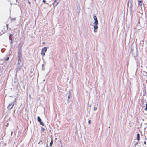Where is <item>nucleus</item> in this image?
I'll return each instance as SVG.
<instances>
[{
  "label": "nucleus",
  "mask_w": 147,
  "mask_h": 147,
  "mask_svg": "<svg viewBox=\"0 0 147 147\" xmlns=\"http://www.w3.org/2000/svg\"><path fill=\"white\" fill-rule=\"evenodd\" d=\"M21 58H18V59L16 67L17 71H20L23 66V63L22 62Z\"/></svg>",
  "instance_id": "f257e3e1"
},
{
  "label": "nucleus",
  "mask_w": 147,
  "mask_h": 147,
  "mask_svg": "<svg viewBox=\"0 0 147 147\" xmlns=\"http://www.w3.org/2000/svg\"><path fill=\"white\" fill-rule=\"evenodd\" d=\"M22 44H21L20 43L19 44V45L18 46V58H22Z\"/></svg>",
  "instance_id": "f03ea898"
},
{
  "label": "nucleus",
  "mask_w": 147,
  "mask_h": 147,
  "mask_svg": "<svg viewBox=\"0 0 147 147\" xmlns=\"http://www.w3.org/2000/svg\"><path fill=\"white\" fill-rule=\"evenodd\" d=\"M39 145V147H45V141L42 140L39 141L38 143Z\"/></svg>",
  "instance_id": "7ed1b4c3"
},
{
  "label": "nucleus",
  "mask_w": 147,
  "mask_h": 147,
  "mask_svg": "<svg viewBox=\"0 0 147 147\" xmlns=\"http://www.w3.org/2000/svg\"><path fill=\"white\" fill-rule=\"evenodd\" d=\"M130 5V11L131 12H132V8L133 6V3L132 0H129L128 3V6H129V4Z\"/></svg>",
  "instance_id": "20e7f679"
},
{
  "label": "nucleus",
  "mask_w": 147,
  "mask_h": 147,
  "mask_svg": "<svg viewBox=\"0 0 147 147\" xmlns=\"http://www.w3.org/2000/svg\"><path fill=\"white\" fill-rule=\"evenodd\" d=\"M14 105V102L13 101L11 103L9 104L8 106L7 107V108L8 109H11L13 107Z\"/></svg>",
  "instance_id": "39448f33"
},
{
  "label": "nucleus",
  "mask_w": 147,
  "mask_h": 147,
  "mask_svg": "<svg viewBox=\"0 0 147 147\" xmlns=\"http://www.w3.org/2000/svg\"><path fill=\"white\" fill-rule=\"evenodd\" d=\"M47 50V48L46 47L43 48L41 51V54L43 56L45 55V53L46 52Z\"/></svg>",
  "instance_id": "423d86ee"
},
{
  "label": "nucleus",
  "mask_w": 147,
  "mask_h": 147,
  "mask_svg": "<svg viewBox=\"0 0 147 147\" xmlns=\"http://www.w3.org/2000/svg\"><path fill=\"white\" fill-rule=\"evenodd\" d=\"M60 2V0H54L53 5L54 7H56L58 5Z\"/></svg>",
  "instance_id": "0eeeda50"
},
{
  "label": "nucleus",
  "mask_w": 147,
  "mask_h": 147,
  "mask_svg": "<svg viewBox=\"0 0 147 147\" xmlns=\"http://www.w3.org/2000/svg\"><path fill=\"white\" fill-rule=\"evenodd\" d=\"M37 120L39 122V123L41 125L43 126L44 125L43 123L41 121V118L39 116L37 117Z\"/></svg>",
  "instance_id": "6e6552de"
},
{
  "label": "nucleus",
  "mask_w": 147,
  "mask_h": 147,
  "mask_svg": "<svg viewBox=\"0 0 147 147\" xmlns=\"http://www.w3.org/2000/svg\"><path fill=\"white\" fill-rule=\"evenodd\" d=\"M136 52L135 53H134V51L133 50L132 48L131 47V53L133 54V55L134 57L137 56L138 54L137 52V50H136Z\"/></svg>",
  "instance_id": "1a4fd4ad"
},
{
  "label": "nucleus",
  "mask_w": 147,
  "mask_h": 147,
  "mask_svg": "<svg viewBox=\"0 0 147 147\" xmlns=\"http://www.w3.org/2000/svg\"><path fill=\"white\" fill-rule=\"evenodd\" d=\"M98 25V24H94V32H96L97 31L96 30L98 28V26H97Z\"/></svg>",
  "instance_id": "9d476101"
},
{
  "label": "nucleus",
  "mask_w": 147,
  "mask_h": 147,
  "mask_svg": "<svg viewBox=\"0 0 147 147\" xmlns=\"http://www.w3.org/2000/svg\"><path fill=\"white\" fill-rule=\"evenodd\" d=\"M137 138L138 141L140 140V134L138 133L137 134Z\"/></svg>",
  "instance_id": "9b49d317"
},
{
  "label": "nucleus",
  "mask_w": 147,
  "mask_h": 147,
  "mask_svg": "<svg viewBox=\"0 0 147 147\" xmlns=\"http://www.w3.org/2000/svg\"><path fill=\"white\" fill-rule=\"evenodd\" d=\"M12 36H13L12 34H11L9 36V39L10 40H13V39L12 38Z\"/></svg>",
  "instance_id": "f8f14e48"
},
{
  "label": "nucleus",
  "mask_w": 147,
  "mask_h": 147,
  "mask_svg": "<svg viewBox=\"0 0 147 147\" xmlns=\"http://www.w3.org/2000/svg\"><path fill=\"white\" fill-rule=\"evenodd\" d=\"M94 24H98V23L97 20H95Z\"/></svg>",
  "instance_id": "ddd939ff"
},
{
  "label": "nucleus",
  "mask_w": 147,
  "mask_h": 147,
  "mask_svg": "<svg viewBox=\"0 0 147 147\" xmlns=\"http://www.w3.org/2000/svg\"><path fill=\"white\" fill-rule=\"evenodd\" d=\"M93 19H94V20H97V17H96V16L95 15H94V17H93Z\"/></svg>",
  "instance_id": "4468645a"
},
{
  "label": "nucleus",
  "mask_w": 147,
  "mask_h": 147,
  "mask_svg": "<svg viewBox=\"0 0 147 147\" xmlns=\"http://www.w3.org/2000/svg\"><path fill=\"white\" fill-rule=\"evenodd\" d=\"M53 141L52 140L51 141L50 143V146H51L53 144Z\"/></svg>",
  "instance_id": "2eb2a0df"
},
{
  "label": "nucleus",
  "mask_w": 147,
  "mask_h": 147,
  "mask_svg": "<svg viewBox=\"0 0 147 147\" xmlns=\"http://www.w3.org/2000/svg\"><path fill=\"white\" fill-rule=\"evenodd\" d=\"M16 20V18H11V21H15Z\"/></svg>",
  "instance_id": "dca6fc26"
},
{
  "label": "nucleus",
  "mask_w": 147,
  "mask_h": 147,
  "mask_svg": "<svg viewBox=\"0 0 147 147\" xmlns=\"http://www.w3.org/2000/svg\"><path fill=\"white\" fill-rule=\"evenodd\" d=\"M138 3H142V2H143V1L142 0H138Z\"/></svg>",
  "instance_id": "f3484780"
},
{
  "label": "nucleus",
  "mask_w": 147,
  "mask_h": 147,
  "mask_svg": "<svg viewBox=\"0 0 147 147\" xmlns=\"http://www.w3.org/2000/svg\"><path fill=\"white\" fill-rule=\"evenodd\" d=\"M97 108L96 107H94L93 109V110L95 111L97 110Z\"/></svg>",
  "instance_id": "a211bd4d"
},
{
  "label": "nucleus",
  "mask_w": 147,
  "mask_h": 147,
  "mask_svg": "<svg viewBox=\"0 0 147 147\" xmlns=\"http://www.w3.org/2000/svg\"><path fill=\"white\" fill-rule=\"evenodd\" d=\"M145 111H147V103L146 104V108L144 109Z\"/></svg>",
  "instance_id": "6ab92c4d"
},
{
  "label": "nucleus",
  "mask_w": 147,
  "mask_h": 147,
  "mask_svg": "<svg viewBox=\"0 0 147 147\" xmlns=\"http://www.w3.org/2000/svg\"><path fill=\"white\" fill-rule=\"evenodd\" d=\"M138 5L140 6H142V3H138Z\"/></svg>",
  "instance_id": "aec40b11"
},
{
  "label": "nucleus",
  "mask_w": 147,
  "mask_h": 147,
  "mask_svg": "<svg viewBox=\"0 0 147 147\" xmlns=\"http://www.w3.org/2000/svg\"><path fill=\"white\" fill-rule=\"evenodd\" d=\"M9 59V57H7L5 59V61H7Z\"/></svg>",
  "instance_id": "412c9836"
},
{
  "label": "nucleus",
  "mask_w": 147,
  "mask_h": 147,
  "mask_svg": "<svg viewBox=\"0 0 147 147\" xmlns=\"http://www.w3.org/2000/svg\"><path fill=\"white\" fill-rule=\"evenodd\" d=\"M10 40V44H11L13 43V42H12V40Z\"/></svg>",
  "instance_id": "4be33fe9"
},
{
  "label": "nucleus",
  "mask_w": 147,
  "mask_h": 147,
  "mask_svg": "<svg viewBox=\"0 0 147 147\" xmlns=\"http://www.w3.org/2000/svg\"><path fill=\"white\" fill-rule=\"evenodd\" d=\"M91 121L90 120H89L88 121V123L89 124H91Z\"/></svg>",
  "instance_id": "5701e85b"
},
{
  "label": "nucleus",
  "mask_w": 147,
  "mask_h": 147,
  "mask_svg": "<svg viewBox=\"0 0 147 147\" xmlns=\"http://www.w3.org/2000/svg\"><path fill=\"white\" fill-rule=\"evenodd\" d=\"M138 24H137V26H139V25L140 24V22H139V20L138 21Z\"/></svg>",
  "instance_id": "b1692460"
},
{
  "label": "nucleus",
  "mask_w": 147,
  "mask_h": 147,
  "mask_svg": "<svg viewBox=\"0 0 147 147\" xmlns=\"http://www.w3.org/2000/svg\"><path fill=\"white\" fill-rule=\"evenodd\" d=\"M144 143L146 145V141H144Z\"/></svg>",
  "instance_id": "393cba45"
},
{
  "label": "nucleus",
  "mask_w": 147,
  "mask_h": 147,
  "mask_svg": "<svg viewBox=\"0 0 147 147\" xmlns=\"http://www.w3.org/2000/svg\"><path fill=\"white\" fill-rule=\"evenodd\" d=\"M68 99H69L70 98V95H68Z\"/></svg>",
  "instance_id": "a878e982"
},
{
  "label": "nucleus",
  "mask_w": 147,
  "mask_h": 147,
  "mask_svg": "<svg viewBox=\"0 0 147 147\" xmlns=\"http://www.w3.org/2000/svg\"><path fill=\"white\" fill-rule=\"evenodd\" d=\"M43 2H44V3H45V2H46V1L45 0H43Z\"/></svg>",
  "instance_id": "bb28decb"
},
{
  "label": "nucleus",
  "mask_w": 147,
  "mask_h": 147,
  "mask_svg": "<svg viewBox=\"0 0 147 147\" xmlns=\"http://www.w3.org/2000/svg\"><path fill=\"white\" fill-rule=\"evenodd\" d=\"M139 63L138 62V61L137 60V61H136V63L137 64L138 63Z\"/></svg>",
  "instance_id": "cd10ccee"
},
{
  "label": "nucleus",
  "mask_w": 147,
  "mask_h": 147,
  "mask_svg": "<svg viewBox=\"0 0 147 147\" xmlns=\"http://www.w3.org/2000/svg\"><path fill=\"white\" fill-rule=\"evenodd\" d=\"M44 128H42V130H44Z\"/></svg>",
  "instance_id": "c85d7f7f"
},
{
  "label": "nucleus",
  "mask_w": 147,
  "mask_h": 147,
  "mask_svg": "<svg viewBox=\"0 0 147 147\" xmlns=\"http://www.w3.org/2000/svg\"><path fill=\"white\" fill-rule=\"evenodd\" d=\"M60 143H61V144H62V142H61V140H60Z\"/></svg>",
  "instance_id": "c756f323"
},
{
  "label": "nucleus",
  "mask_w": 147,
  "mask_h": 147,
  "mask_svg": "<svg viewBox=\"0 0 147 147\" xmlns=\"http://www.w3.org/2000/svg\"><path fill=\"white\" fill-rule=\"evenodd\" d=\"M28 3H29V4L30 5L31 3H30V2L29 1V2H28Z\"/></svg>",
  "instance_id": "7c9ffc66"
},
{
  "label": "nucleus",
  "mask_w": 147,
  "mask_h": 147,
  "mask_svg": "<svg viewBox=\"0 0 147 147\" xmlns=\"http://www.w3.org/2000/svg\"><path fill=\"white\" fill-rule=\"evenodd\" d=\"M69 92V93H67L68 94H70V92Z\"/></svg>",
  "instance_id": "2f4dec72"
},
{
  "label": "nucleus",
  "mask_w": 147,
  "mask_h": 147,
  "mask_svg": "<svg viewBox=\"0 0 147 147\" xmlns=\"http://www.w3.org/2000/svg\"><path fill=\"white\" fill-rule=\"evenodd\" d=\"M47 145H48L47 144H46V145L45 147H47Z\"/></svg>",
  "instance_id": "473e14b6"
},
{
  "label": "nucleus",
  "mask_w": 147,
  "mask_h": 147,
  "mask_svg": "<svg viewBox=\"0 0 147 147\" xmlns=\"http://www.w3.org/2000/svg\"><path fill=\"white\" fill-rule=\"evenodd\" d=\"M61 147H62V144H61Z\"/></svg>",
  "instance_id": "72a5a7b5"
},
{
  "label": "nucleus",
  "mask_w": 147,
  "mask_h": 147,
  "mask_svg": "<svg viewBox=\"0 0 147 147\" xmlns=\"http://www.w3.org/2000/svg\"><path fill=\"white\" fill-rule=\"evenodd\" d=\"M7 28H8V25H7Z\"/></svg>",
  "instance_id": "f704fd0d"
},
{
  "label": "nucleus",
  "mask_w": 147,
  "mask_h": 147,
  "mask_svg": "<svg viewBox=\"0 0 147 147\" xmlns=\"http://www.w3.org/2000/svg\"><path fill=\"white\" fill-rule=\"evenodd\" d=\"M90 107H91V105H90Z\"/></svg>",
  "instance_id": "c9c22d12"
},
{
  "label": "nucleus",
  "mask_w": 147,
  "mask_h": 147,
  "mask_svg": "<svg viewBox=\"0 0 147 147\" xmlns=\"http://www.w3.org/2000/svg\"><path fill=\"white\" fill-rule=\"evenodd\" d=\"M42 66H43V65H42Z\"/></svg>",
  "instance_id": "e433bc0d"
},
{
  "label": "nucleus",
  "mask_w": 147,
  "mask_h": 147,
  "mask_svg": "<svg viewBox=\"0 0 147 147\" xmlns=\"http://www.w3.org/2000/svg\"><path fill=\"white\" fill-rule=\"evenodd\" d=\"M35 1H36V0H34Z\"/></svg>",
  "instance_id": "4c0bfd02"
}]
</instances>
